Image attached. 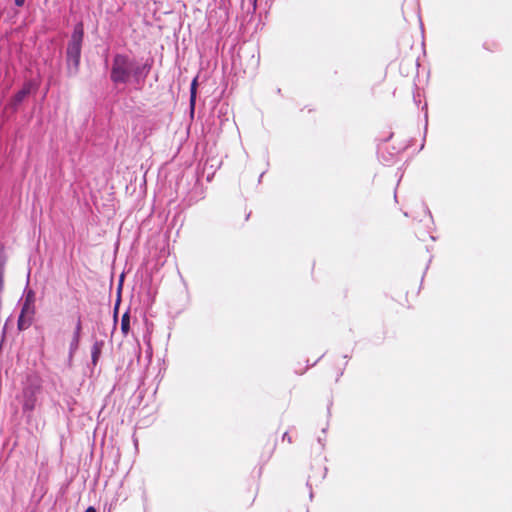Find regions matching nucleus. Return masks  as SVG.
<instances>
[{"label":"nucleus","instance_id":"1","mask_svg":"<svg viewBox=\"0 0 512 512\" xmlns=\"http://www.w3.org/2000/svg\"><path fill=\"white\" fill-rule=\"evenodd\" d=\"M137 70L138 66L133 60L125 55H116L113 60L111 79L116 84L127 83Z\"/></svg>","mask_w":512,"mask_h":512},{"label":"nucleus","instance_id":"2","mask_svg":"<svg viewBox=\"0 0 512 512\" xmlns=\"http://www.w3.org/2000/svg\"><path fill=\"white\" fill-rule=\"evenodd\" d=\"M82 39L83 27L81 24H78L74 28V31L72 33L71 39L67 47V64L69 74L71 75H75L78 71Z\"/></svg>","mask_w":512,"mask_h":512},{"label":"nucleus","instance_id":"3","mask_svg":"<svg viewBox=\"0 0 512 512\" xmlns=\"http://www.w3.org/2000/svg\"><path fill=\"white\" fill-rule=\"evenodd\" d=\"M36 392L37 388L27 387L23 391V410L25 412L32 411L36 405Z\"/></svg>","mask_w":512,"mask_h":512},{"label":"nucleus","instance_id":"4","mask_svg":"<svg viewBox=\"0 0 512 512\" xmlns=\"http://www.w3.org/2000/svg\"><path fill=\"white\" fill-rule=\"evenodd\" d=\"M81 330H82V321H81V317H78L76 320V323H75L72 340L69 345L70 356H72L78 349V346L80 343Z\"/></svg>","mask_w":512,"mask_h":512},{"label":"nucleus","instance_id":"5","mask_svg":"<svg viewBox=\"0 0 512 512\" xmlns=\"http://www.w3.org/2000/svg\"><path fill=\"white\" fill-rule=\"evenodd\" d=\"M36 86L33 83L26 84L14 97L16 103L21 102L32 90H35Z\"/></svg>","mask_w":512,"mask_h":512},{"label":"nucleus","instance_id":"6","mask_svg":"<svg viewBox=\"0 0 512 512\" xmlns=\"http://www.w3.org/2000/svg\"><path fill=\"white\" fill-rule=\"evenodd\" d=\"M32 297H33L32 292H29L27 295V298H26V302H25V304L22 308V312H21V314L27 316L30 319H31V315L33 313L32 308L30 306V301L32 300Z\"/></svg>","mask_w":512,"mask_h":512},{"label":"nucleus","instance_id":"7","mask_svg":"<svg viewBox=\"0 0 512 512\" xmlns=\"http://www.w3.org/2000/svg\"><path fill=\"white\" fill-rule=\"evenodd\" d=\"M196 89H197V79L195 78L191 83V89H190V104L193 108L196 101Z\"/></svg>","mask_w":512,"mask_h":512},{"label":"nucleus","instance_id":"8","mask_svg":"<svg viewBox=\"0 0 512 512\" xmlns=\"http://www.w3.org/2000/svg\"><path fill=\"white\" fill-rule=\"evenodd\" d=\"M30 318L21 314L18 320V327L20 330L26 329L30 325Z\"/></svg>","mask_w":512,"mask_h":512},{"label":"nucleus","instance_id":"9","mask_svg":"<svg viewBox=\"0 0 512 512\" xmlns=\"http://www.w3.org/2000/svg\"><path fill=\"white\" fill-rule=\"evenodd\" d=\"M130 328V320L127 314H124L121 320V330L126 335Z\"/></svg>","mask_w":512,"mask_h":512},{"label":"nucleus","instance_id":"10","mask_svg":"<svg viewBox=\"0 0 512 512\" xmlns=\"http://www.w3.org/2000/svg\"><path fill=\"white\" fill-rule=\"evenodd\" d=\"M3 265H4V254H3V251L0 249V287L2 286Z\"/></svg>","mask_w":512,"mask_h":512},{"label":"nucleus","instance_id":"11","mask_svg":"<svg viewBox=\"0 0 512 512\" xmlns=\"http://www.w3.org/2000/svg\"><path fill=\"white\" fill-rule=\"evenodd\" d=\"M15 5L18 7H22L25 3V0H14Z\"/></svg>","mask_w":512,"mask_h":512},{"label":"nucleus","instance_id":"12","mask_svg":"<svg viewBox=\"0 0 512 512\" xmlns=\"http://www.w3.org/2000/svg\"><path fill=\"white\" fill-rule=\"evenodd\" d=\"M85 512H96L94 507H88Z\"/></svg>","mask_w":512,"mask_h":512},{"label":"nucleus","instance_id":"13","mask_svg":"<svg viewBox=\"0 0 512 512\" xmlns=\"http://www.w3.org/2000/svg\"><path fill=\"white\" fill-rule=\"evenodd\" d=\"M96 359H97V352H96V351H94V352H93V361L95 362V361H96Z\"/></svg>","mask_w":512,"mask_h":512},{"label":"nucleus","instance_id":"14","mask_svg":"<svg viewBox=\"0 0 512 512\" xmlns=\"http://www.w3.org/2000/svg\"><path fill=\"white\" fill-rule=\"evenodd\" d=\"M254 3H256V0H254Z\"/></svg>","mask_w":512,"mask_h":512}]
</instances>
